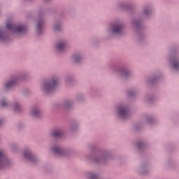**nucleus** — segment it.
Instances as JSON below:
<instances>
[{
	"label": "nucleus",
	"instance_id": "bb28decb",
	"mask_svg": "<svg viewBox=\"0 0 179 179\" xmlns=\"http://www.w3.org/2000/svg\"><path fill=\"white\" fill-rule=\"evenodd\" d=\"M65 82L66 85H69L70 83H72L73 82V78L71 76H68L66 78Z\"/></svg>",
	"mask_w": 179,
	"mask_h": 179
},
{
	"label": "nucleus",
	"instance_id": "f8f14e48",
	"mask_svg": "<svg viewBox=\"0 0 179 179\" xmlns=\"http://www.w3.org/2000/svg\"><path fill=\"white\" fill-rule=\"evenodd\" d=\"M23 157L27 160L28 162H31L32 163H35L36 160H37V157L33 155L31 150L27 149L23 152Z\"/></svg>",
	"mask_w": 179,
	"mask_h": 179
},
{
	"label": "nucleus",
	"instance_id": "a878e982",
	"mask_svg": "<svg viewBox=\"0 0 179 179\" xmlns=\"http://www.w3.org/2000/svg\"><path fill=\"white\" fill-rule=\"evenodd\" d=\"M87 176L90 179H97L99 178V175L96 173H94V172H87Z\"/></svg>",
	"mask_w": 179,
	"mask_h": 179
},
{
	"label": "nucleus",
	"instance_id": "6e6552de",
	"mask_svg": "<svg viewBox=\"0 0 179 179\" xmlns=\"http://www.w3.org/2000/svg\"><path fill=\"white\" fill-rule=\"evenodd\" d=\"M116 114L120 120H127L129 117V108L125 103H120L116 107Z\"/></svg>",
	"mask_w": 179,
	"mask_h": 179
},
{
	"label": "nucleus",
	"instance_id": "7ed1b4c3",
	"mask_svg": "<svg viewBox=\"0 0 179 179\" xmlns=\"http://www.w3.org/2000/svg\"><path fill=\"white\" fill-rule=\"evenodd\" d=\"M58 78L52 77L48 80L43 81L41 85V92L43 94L48 95L52 93L55 90L57 86H58Z\"/></svg>",
	"mask_w": 179,
	"mask_h": 179
},
{
	"label": "nucleus",
	"instance_id": "c756f323",
	"mask_svg": "<svg viewBox=\"0 0 179 179\" xmlns=\"http://www.w3.org/2000/svg\"><path fill=\"white\" fill-rule=\"evenodd\" d=\"M146 168L141 167L139 171L140 174H145V173H146Z\"/></svg>",
	"mask_w": 179,
	"mask_h": 179
},
{
	"label": "nucleus",
	"instance_id": "20e7f679",
	"mask_svg": "<svg viewBox=\"0 0 179 179\" xmlns=\"http://www.w3.org/2000/svg\"><path fill=\"white\" fill-rule=\"evenodd\" d=\"M124 31V24L120 21L113 22L110 27L106 30V34L109 38L114 36H122Z\"/></svg>",
	"mask_w": 179,
	"mask_h": 179
},
{
	"label": "nucleus",
	"instance_id": "1a4fd4ad",
	"mask_svg": "<svg viewBox=\"0 0 179 179\" xmlns=\"http://www.w3.org/2000/svg\"><path fill=\"white\" fill-rule=\"evenodd\" d=\"M6 29L13 33H18L22 34L27 31V27L24 24H15L13 22H7Z\"/></svg>",
	"mask_w": 179,
	"mask_h": 179
},
{
	"label": "nucleus",
	"instance_id": "f257e3e1",
	"mask_svg": "<svg viewBox=\"0 0 179 179\" xmlns=\"http://www.w3.org/2000/svg\"><path fill=\"white\" fill-rule=\"evenodd\" d=\"M27 78H29V73L26 72L11 76L9 80H7L3 83V90L5 92H8V90H11L13 87H15V86H16V85H19L20 82L26 80Z\"/></svg>",
	"mask_w": 179,
	"mask_h": 179
},
{
	"label": "nucleus",
	"instance_id": "9d476101",
	"mask_svg": "<svg viewBox=\"0 0 179 179\" xmlns=\"http://www.w3.org/2000/svg\"><path fill=\"white\" fill-rule=\"evenodd\" d=\"M12 166V160L6 157L3 150H0V169H8Z\"/></svg>",
	"mask_w": 179,
	"mask_h": 179
},
{
	"label": "nucleus",
	"instance_id": "423d86ee",
	"mask_svg": "<svg viewBox=\"0 0 179 179\" xmlns=\"http://www.w3.org/2000/svg\"><path fill=\"white\" fill-rule=\"evenodd\" d=\"M87 157L90 162H92V163H106V162L111 157V154L110 152L103 151L100 152L93 158H90L89 157Z\"/></svg>",
	"mask_w": 179,
	"mask_h": 179
},
{
	"label": "nucleus",
	"instance_id": "4be33fe9",
	"mask_svg": "<svg viewBox=\"0 0 179 179\" xmlns=\"http://www.w3.org/2000/svg\"><path fill=\"white\" fill-rule=\"evenodd\" d=\"M53 30L55 31H61L62 30V22H56L53 25Z\"/></svg>",
	"mask_w": 179,
	"mask_h": 179
},
{
	"label": "nucleus",
	"instance_id": "5701e85b",
	"mask_svg": "<svg viewBox=\"0 0 179 179\" xmlns=\"http://www.w3.org/2000/svg\"><path fill=\"white\" fill-rule=\"evenodd\" d=\"M1 105L4 108H10L11 103H8V101L6 100V99H3L1 101Z\"/></svg>",
	"mask_w": 179,
	"mask_h": 179
},
{
	"label": "nucleus",
	"instance_id": "ddd939ff",
	"mask_svg": "<svg viewBox=\"0 0 179 179\" xmlns=\"http://www.w3.org/2000/svg\"><path fill=\"white\" fill-rule=\"evenodd\" d=\"M10 35L6 32V30H5V28L0 27V41H10Z\"/></svg>",
	"mask_w": 179,
	"mask_h": 179
},
{
	"label": "nucleus",
	"instance_id": "0eeeda50",
	"mask_svg": "<svg viewBox=\"0 0 179 179\" xmlns=\"http://www.w3.org/2000/svg\"><path fill=\"white\" fill-rule=\"evenodd\" d=\"M111 71L113 73L118 76L119 78H121L122 79H127L131 76V71H129V69L127 67H122L121 69L118 68L117 66H113L111 68Z\"/></svg>",
	"mask_w": 179,
	"mask_h": 179
},
{
	"label": "nucleus",
	"instance_id": "dca6fc26",
	"mask_svg": "<svg viewBox=\"0 0 179 179\" xmlns=\"http://www.w3.org/2000/svg\"><path fill=\"white\" fill-rule=\"evenodd\" d=\"M66 45H68V42L66 40L59 41L56 45V48L57 51L62 52V51H65Z\"/></svg>",
	"mask_w": 179,
	"mask_h": 179
},
{
	"label": "nucleus",
	"instance_id": "c9c22d12",
	"mask_svg": "<svg viewBox=\"0 0 179 179\" xmlns=\"http://www.w3.org/2000/svg\"><path fill=\"white\" fill-rule=\"evenodd\" d=\"M43 1H45V2H47V1H48V0H43Z\"/></svg>",
	"mask_w": 179,
	"mask_h": 179
},
{
	"label": "nucleus",
	"instance_id": "72a5a7b5",
	"mask_svg": "<svg viewBox=\"0 0 179 179\" xmlns=\"http://www.w3.org/2000/svg\"><path fill=\"white\" fill-rule=\"evenodd\" d=\"M2 124H3V119L0 118V127L2 125Z\"/></svg>",
	"mask_w": 179,
	"mask_h": 179
},
{
	"label": "nucleus",
	"instance_id": "7c9ffc66",
	"mask_svg": "<svg viewBox=\"0 0 179 179\" xmlns=\"http://www.w3.org/2000/svg\"><path fill=\"white\" fill-rule=\"evenodd\" d=\"M135 94V92L134 91H130V92H129V93H128V96H129V97H131V96H134Z\"/></svg>",
	"mask_w": 179,
	"mask_h": 179
},
{
	"label": "nucleus",
	"instance_id": "412c9836",
	"mask_svg": "<svg viewBox=\"0 0 179 179\" xmlns=\"http://www.w3.org/2000/svg\"><path fill=\"white\" fill-rule=\"evenodd\" d=\"M145 124H148L150 125H152L153 122H155V117L152 115H148L145 117V119L144 120Z\"/></svg>",
	"mask_w": 179,
	"mask_h": 179
},
{
	"label": "nucleus",
	"instance_id": "f3484780",
	"mask_svg": "<svg viewBox=\"0 0 179 179\" xmlns=\"http://www.w3.org/2000/svg\"><path fill=\"white\" fill-rule=\"evenodd\" d=\"M83 58H85L83 54L76 53L71 57V60L73 62H74V64H79L80 62H82Z\"/></svg>",
	"mask_w": 179,
	"mask_h": 179
},
{
	"label": "nucleus",
	"instance_id": "c85d7f7f",
	"mask_svg": "<svg viewBox=\"0 0 179 179\" xmlns=\"http://www.w3.org/2000/svg\"><path fill=\"white\" fill-rule=\"evenodd\" d=\"M17 148H18V145H17V143H14L11 145V149L13 151H15V149H17Z\"/></svg>",
	"mask_w": 179,
	"mask_h": 179
},
{
	"label": "nucleus",
	"instance_id": "b1692460",
	"mask_svg": "<svg viewBox=\"0 0 179 179\" xmlns=\"http://www.w3.org/2000/svg\"><path fill=\"white\" fill-rule=\"evenodd\" d=\"M78 128H79V124L73 123L70 126L69 131L70 132H76Z\"/></svg>",
	"mask_w": 179,
	"mask_h": 179
},
{
	"label": "nucleus",
	"instance_id": "39448f33",
	"mask_svg": "<svg viewBox=\"0 0 179 179\" xmlns=\"http://www.w3.org/2000/svg\"><path fill=\"white\" fill-rule=\"evenodd\" d=\"M171 69L173 72H179V55L170 53L166 57Z\"/></svg>",
	"mask_w": 179,
	"mask_h": 179
},
{
	"label": "nucleus",
	"instance_id": "f704fd0d",
	"mask_svg": "<svg viewBox=\"0 0 179 179\" xmlns=\"http://www.w3.org/2000/svg\"><path fill=\"white\" fill-rule=\"evenodd\" d=\"M147 101H152V99L148 98V99H147Z\"/></svg>",
	"mask_w": 179,
	"mask_h": 179
},
{
	"label": "nucleus",
	"instance_id": "cd10ccee",
	"mask_svg": "<svg viewBox=\"0 0 179 179\" xmlns=\"http://www.w3.org/2000/svg\"><path fill=\"white\" fill-rule=\"evenodd\" d=\"M143 146H145V143L142 141H138L136 143V148H137V149H141V148H143Z\"/></svg>",
	"mask_w": 179,
	"mask_h": 179
},
{
	"label": "nucleus",
	"instance_id": "6ab92c4d",
	"mask_svg": "<svg viewBox=\"0 0 179 179\" xmlns=\"http://www.w3.org/2000/svg\"><path fill=\"white\" fill-rule=\"evenodd\" d=\"M117 9H119V10H123L124 12H128V10H129V9H131V8H129L128 6V4L125 2H120L118 3L116 5Z\"/></svg>",
	"mask_w": 179,
	"mask_h": 179
},
{
	"label": "nucleus",
	"instance_id": "f03ea898",
	"mask_svg": "<svg viewBox=\"0 0 179 179\" xmlns=\"http://www.w3.org/2000/svg\"><path fill=\"white\" fill-rule=\"evenodd\" d=\"M152 10L153 8H152V6H144L142 13L138 16V18H136L131 22L134 29L136 30L142 29V22L143 20L150 17Z\"/></svg>",
	"mask_w": 179,
	"mask_h": 179
},
{
	"label": "nucleus",
	"instance_id": "9b49d317",
	"mask_svg": "<svg viewBox=\"0 0 179 179\" xmlns=\"http://www.w3.org/2000/svg\"><path fill=\"white\" fill-rule=\"evenodd\" d=\"M51 150L57 156H66L68 155V150L59 147L58 145H52Z\"/></svg>",
	"mask_w": 179,
	"mask_h": 179
},
{
	"label": "nucleus",
	"instance_id": "2f4dec72",
	"mask_svg": "<svg viewBox=\"0 0 179 179\" xmlns=\"http://www.w3.org/2000/svg\"><path fill=\"white\" fill-rule=\"evenodd\" d=\"M159 79V77H154L152 80H151V83H155V82H156L157 80Z\"/></svg>",
	"mask_w": 179,
	"mask_h": 179
},
{
	"label": "nucleus",
	"instance_id": "473e14b6",
	"mask_svg": "<svg viewBox=\"0 0 179 179\" xmlns=\"http://www.w3.org/2000/svg\"><path fill=\"white\" fill-rule=\"evenodd\" d=\"M83 99V94H79L77 96V100H82Z\"/></svg>",
	"mask_w": 179,
	"mask_h": 179
},
{
	"label": "nucleus",
	"instance_id": "393cba45",
	"mask_svg": "<svg viewBox=\"0 0 179 179\" xmlns=\"http://www.w3.org/2000/svg\"><path fill=\"white\" fill-rule=\"evenodd\" d=\"M72 106H73V101L72 100H67L63 104L64 108H71Z\"/></svg>",
	"mask_w": 179,
	"mask_h": 179
},
{
	"label": "nucleus",
	"instance_id": "4468645a",
	"mask_svg": "<svg viewBox=\"0 0 179 179\" xmlns=\"http://www.w3.org/2000/svg\"><path fill=\"white\" fill-rule=\"evenodd\" d=\"M44 29V20L43 19H39L37 21V24L35 27V31L37 34H41L43 33V30Z\"/></svg>",
	"mask_w": 179,
	"mask_h": 179
},
{
	"label": "nucleus",
	"instance_id": "aec40b11",
	"mask_svg": "<svg viewBox=\"0 0 179 179\" xmlns=\"http://www.w3.org/2000/svg\"><path fill=\"white\" fill-rule=\"evenodd\" d=\"M10 107H12L13 110L15 111V113H20L22 110H23V107L22 106V103L20 102H14L11 104Z\"/></svg>",
	"mask_w": 179,
	"mask_h": 179
},
{
	"label": "nucleus",
	"instance_id": "2eb2a0df",
	"mask_svg": "<svg viewBox=\"0 0 179 179\" xmlns=\"http://www.w3.org/2000/svg\"><path fill=\"white\" fill-rule=\"evenodd\" d=\"M30 114L32 117L38 118V117H41V109L37 106H33L31 108Z\"/></svg>",
	"mask_w": 179,
	"mask_h": 179
},
{
	"label": "nucleus",
	"instance_id": "a211bd4d",
	"mask_svg": "<svg viewBox=\"0 0 179 179\" xmlns=\"http://www.w3.org/2000/svg\"><path fill=\"white\" fill-rule=\"evenodd\" d=\"M64 134V129H62V128H58L52 131V136H53V138H62Z\"/></svg>",
	"mask_w": 179,
	"mask_h": 179
}]
</instances>
